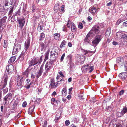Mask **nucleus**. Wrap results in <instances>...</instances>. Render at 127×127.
<instances>
[{
    "mask_svg": "<svg viewBox=\"0 0 127 127\" xmlns=\"http://www.w3.org/2000/svg\"><path fill=\"white\" fill-rule=\"evenodd\" d=\"M26 11V8L25 6L23 7V8L22 10V12L24 14H26L25 12Z\"/></svg>",
    "mask_w": 127,
    "mask_h": 127,
    "instance_id": "37998d69",
    "label": "nucleus"
},
{
    "mask_svg": "<svg viewBox=\"0 0 127 127\" xmlns=\"http://www.w3.org/2000/svg\"><path fill=\"white\" fill-rule=\"evenodd\" d=\"M102 37V36L101 35H96L94 39L92 41V38L89 34H88L84 39V43L86 44H89L92 46H93L95 47L99 43Z\"/></svg>",
    "mask_w": 127,
    "mask_h": 127,
    "instance_id": "f257e3e1",
    "label": "nucleus"
},
{
    "mask_svg": "<svg viewBox=\"0 0 127 127\" xmlns=\"http://www.w3.org/2000/svg\"><path fill=\"white\" fill-rule=\"evenodd\" d=\"M124 114L122 112V110L121 112H118L117 113V116L118 117H121L123 116Z\"/></svg>",
    "mask_w": 127,
    "mask_h": 127,
    "instance_id": "c756f323",
    "label": "nucleus"
},
{
    "mask_svg": "<svg viewBox=\"0 0 127 127\" xmlns=\"http://www.w3.org/2000/svg\"><path fill=\"white\" fill-rule=\"evenodd\" d=\"M10 0L12 1V0H5V2H4V4L5 6H7L8 5V4L10 2Z\"/></svg>",
    "mask_w": 127,
    "mask_h": 127,
    "instance_id": "58836bf2",
    "label": "nucleus"
},
{
    "mask_svg": "<svg viewBox=\"0 0 127 127\" xmlns=\"http://www.w3.org/2000/svg\"><path fill=\"white\" fill-rule=\"evenodd\" d=\"M35 102L39 104L40 102V98H36L35 100Z\"/></svg>",
    "mask_w": 127,
    "mask_h": 127,
    "instance_id": "6e6d98bb",
    "label": "nucleus"
},
{
    "mask_svg": "<svg viewBox=\"0 0 127 127\" xmlns=\"http://www.w3.org/2000/svg\"><path fill=\"white\" fill-rule=\"evenodd\" d=\"M74 35L73 33H69L68 36L69 38H70V39H72L74 38Z\"/></svg>",
    "mask_w": 127,
    "mask_h": 127,
    "instance_id": "c9c22d12",
    "label": "nucleus"
},
{
    "mask_svg": "<svg viewBox=\"0 0 127 127\" xmlns=\"http://www.w3.org/2000/svg\"><path fill=\"white\" fill-rule=\"evenodd\" d=\"M55 84L56 83L54 82L52 83H50V85L51 86V88H56Z\"/></svg>",
    "mask_w": 127,
    "mask_h": 127,
    "instance_id": "79ce46f5",
    "label": "nucleus"
},
{
    "mask_svg": "<svg viewBox=\"0 0 127 127\" xmlns=\"http://www.w3.org/2000/svg\"><path fill=\"white\" fill-rule=\"evenodd\" d=\"M43 69L42 67H41L40 68V70L39 71L37 72V73L36 75V77L37 78H38L42 74L43 72Z\"/></svg>",
    "mask_w": 127,
    "mask_h": 127,
    "instance_id": "2eb2a0df",
    "label": "nucleus"
},
{
    "mask_svg": "<svg viewBox=\"0 0 127 127\" xmlns=\"http://www.w3.org/2000/svg\"><path fill=\"white\" fill-rule=\"evenodd\" d=\"M100 28L98 26H95L92 28V30L96 33H97L99 32Z\"/></svg>",
    "mask_w": 127,
    "mask_h": 127,
    "instance_id": "ddd939ff",
    "label": "nucleus"
},
{
    "mask_svg": "<svg viewBox=\"0 0 127 127\" xmlns=\"http://www.w3.org/2000/svg\"><path fill=\"white\" fill-rule=\"evenodd\" d=\"M71 30L72 32H74L76 30V28L74 23H72V25L71 28Z\"/></svg>",
    "mask_w": 127,
    "mask_h": 127,
    "instance_id": "a211bd4d",
    "label": "nucleus"
},
{
    "mask_svg": "<svg viewBox=\"0 0 127 127\" xmlns=\"http://www.w3.org/2000/svg\"><path fill=\"white\" fill-rule=\"evenodd\" d=\"M13 12V11L11 10H10L9 11L8 15L9 17H10L11 16Z\"/></svg>",
    "mask_w": 127,
    "mask_h": 127,
    "instance_id": "09e8293b",
    "label": "nucleus"
},
{
    "mask_svg": "<svg viewBox=\"0 0 127 127\" xmlns=\"http://www.w3.org/2000/svg\"><path fill=\"white\" fill-rule=\"evenodd\" d=\"M38 9L36 8L35 6L32 5V12H36Z\"/></svg>",
    "mask_w": 127,
    "mask_h": 127,
    "instance_id": "2f4dec72",
    "label": "nucleus"
},
{
    "mask_svg": "<svg viewBox=\"0 0 127 127\" xmlns=\"http://www.w3.org/2000/svg\"><path fill=\"white\" fill-rule=\"evenodd\" d=\"M13 99L12 95L11 93H8L3 98V103L4 105L8 104L9 101Z\"/></svg>",
    "mask_w": 127,
    "mask_h": 127,
    "instance_id": "20e7f679",
    "label": "nucleus"
},
{
    "mask_svg": "<svg viewBox=\"0 0 127 127\" xmlns=\"http://www.w3.org/2000/svg\"><path fill=\"white\" fill-rule=\"evenodd\" d=\"M66 42L65 40L63 41L60 45V47L62 48L66 44Z\"/></svg>",
    "mask_w": 127,
    "mask_h": 127,
    "instance_id": "7c9ffc66",
    "label": "nucleus"
},
{
    "mask_svg": "<svg viewBox=\"0 0 127 127\" xmlns=\"http://www.w3.org/2000/svg\"><path fill=\"white\" fill-rule=\"evenodd\" d=\"M124 66L125 69L127 70V62L125 63Z\"/></svg>",
    "mask_w": 127,
    "mask_h": 127,
    "instance_id": "774afa93",
    "label": "nucleus"
},
{
    "mask_svg": "<svg viewBox=\"0 0 127 127\" xmlns=\"http://www.w3.org/2000/svg\"><path fill=\"white\" fill-rule=\"evenodd\" d=\"M65 56V54L64 53L62 55L61 59H60V61L61 62H62L64 58V57Z\"/></svg>",
    "mask_w": 127,
    "mask_h": 127,
    "instance_id": "de8ad7c7",
    "label": "nucleus"
},
{
    "mask_svg": "<svg viewBox=\"0 0 127 127\" xmlns=\"http://www.w3.org/2000/svg\"><path fill=\"white\" fill-rule=\"evenodd\" d=\"M125 73L123 72L119 74V76L120 78H121L122 80H124L126 75H125Z\"/></svg>",
    "mask_w": 127,
    "mask_h": 127,
    "instance_id": "aec40b11",
    "label": "nucleus"
},
{
    "mask_svg": "<svg viewBox=\"0 0 127 127\" xmlns=\"http://www.w3.org/2000/svg\"><path fill=\"white\" fill-rule=\"evenodd\" d=\"M21 44L20 43L15 42L13 47L12 52V55L17 54L21 50Z\"/></svg>",
    "mask_w": 127,
    "mask_h": 127,
    "instance_id": "7ed1b4c3",
    "label": "nucleus"
},
{
    "mask_svg": "<svg viewBox=\"0 0 127 127\" xmlns=\"http://www.w3.org/2000/svg\"><path fill=\"white\" fill-rule=\"evenodd\" d=\"M3 79L4 81V84L3 85V88H4L6 86L7 80L8 79V76L6 75H4L3 77Z\"/></svg>",
    "mask_w": 127,
    "mask_h": 127,
    "instance_id": "4468645a",
    "label": "nucleus"
},
{
    "mask_svg": "<svg viewBox=\"0 0 127 127\" xmlns=\"http://www.w3.org/2000/svg\"><path fill=\"white\" fill-rule=\"evenodd\" d=\"M70 124V122L69 120H66L65 122V125L66 126H68Z\"/></svg>",
    "mask_w": 127,
    "mask_h": 127,
    "instance_id": "49530a36",
    "label": "nucleus"
},
{
    "mask_svg": "<svg viewBox=\"0 0 127 127\" xmlns=\"http://www.w3.org/2000/svg\"><path fill=\"white\" fill-rule=\"evenodd\" d=\"M45 43L42 42H40L39 43V48L41 51L45 50L47 46L45 45Z\"/></svg>",
    "mask_w": 127,
    "mask_h": 127,
    "instance_id": "9b49d317",
    "label": "nucleus"
},
{
    "mask_svg": "<svg viewBox=\"0 0 127 127\" xmlns=\"http://www.w3.org/2000/svg\"><path fill=\"white\" fill-rule=\"evenodd\" d=\"M54 61H50L47 62L45 66V69L46 71H49L53 67L52 64L54 62Z\"/></svg>",
    "mask_w": 127,
    "mask_h": 127,
    "instance_id": "6e6552de",
    "label": "nucleus"
},
{
    "mask_svg": "<svg viewBox=\"0 0 127 127\" xmlns=\"http://www.w3.org/2000/svg\"><path fill=\"white\" fill-rule=\"evenodd\" d=\"M54 38L57 40H58L60 37V35L58 33H55L54 35Z\"/></svg>",
    "mask_w": 127,
    "mask_h": 127,
    "instance_id": "bb28decb",
    "label": "nucleus"
},
{
    "mask_svg": "<svg viewBox=\"0 0 127 127\" xmlns=\"http://www.w3.org/2000/svg\"><path fill=\"white\" fill-rule=\"evenodd\" d=\"M63 30L64 31H67L66 30V27L64 26L63 27Z\"/></svg>",
    "mask_w": 127,
    "mask_h": 127,
    "instance_id": "69168bd1",
    "label": "nucleus"
},
{
    "mask_svg": "<svg viewBox=\"0 0 127 127\" xmlns=\"http://www.w3.org/2000/svg\"><path fill=\"white\" fill-rule=\"evenodd\" d=\"M59 8V5L58 4H56L54 7V11H57Z\"/></svg>",
    "mask_w": 127,
    "mask_h": 127,
    "instance_id": "72a5a7b5",
    "label": "nucleus"
},
{
    "mask_svg": "<svg viewBox=\"0 0 127 127\" xmlns=\"http://www.w3.org/2000/svg\"><path fill=\"white\" fill-rule=\"evenodd\" d=\"M111 33V29L110 28H108L106 31L105 36L106 37H109Z\"/></svg>",
    "mask_w": 127,
    "mask_h": 127,
    "instance_id": "6ab92c4d",
    "label": "nucleus"
},
{
    "mask_svg": "<svg viewBox=\"0 0 127 127\" xmlns=\"http://www.w3.org/2000/svg\"><path fill=\"white\" fill-rule=\"evenodd\" d=\"M66 88H63L62 91V95L63 96H65L67 94Z\"/></svg>",
    "mask_w": 127,
    "mask_h": 127,
    "instance_id": "5701e85b",
    "label": "nucleus"
},
{
    "mask_svg": "<svg viewBox=\"0 0 127 127\" xmlns=\"http://www.w3.org/2000/svg\"><path fill=\"white\" fill-rule=\"evenodd\" d=\"M123 25L125 27L127 26V21H126L125 22H124L123 23Z\"/></svg>",
    "mask_w": 127,
    "mask_h": 127,
    "instance_id": "338daca9",
    "label": "nucleus"
},
{
    "mask_svg": "<svg viewBox=\"0 0 127 127\" xmlns=\"http://www.w3.org/2000/svg\"><path fill=\"white\" fill-rule=\"evenodd\" d=\"M122 125L119 123H118L116 125V127H122Z\"/></svg>",
    "mask_w": 127,
    "mask_h": 127,
    "instance_id": "864d4df0",
    "label": "nucleus"
},
{
    "mask_svg": "<svg viewBox=\"0 0 127 127\" xmlns=\"http://www.w3.org/2000/svg\"><path fill=\"white\" fill-rule=\"evenodd\" d=\"M83 54L85 55H86L89 52L93 53H94L95 52V51H88L87 50L85 51L84 50H83Z\"/></svg>",
    "mask_w": 127,
    "mask_h": 127,
    "instance_id": "b1692460",
    "label": "nucleus"
},
{
    "mask_svg": "<svg viewBox=\"0 0 127 127\" xmlns=\"http://www.w3.org/2000/svg\"><path fill=\"white\" fill-rule=\"evenodd\" d=\"M56 56L54 55H52V54L50 55V61H53L56 59Z\"/></svg>",
    "mask_w": 127,
    "mask_h": 127,
    "instance_id": "f704fd0d",
    "label": "nucleus"
},
{
    "mask_svg": "<svg viewBox=\"0 0 127 127\" xmlns=\"http://www.w3.org/2000/svg\"><path fill=\"white\" fill-rule=\"evenodd\" d=\"M45 36V34L43 32L41 33L40 35L39 40L40 41H42L43 40Z\"/></svg>",
    "mask_w": 127,
    "mask_h": 127,
    "instance_id": "4be33fe9",
    "label": "nucleus"
},
{
    "mask_svg": "<svg viewBox=\"0 0 127 127\" xmlns=\"http://www.w3.org/2000/svg\"><path fill=\"white\" fill-rule=\"evenodd\" d=\"M55 53H53L52 51H51L50 52L51 53V55L52 54V55H54L56 56V55H57L58 54L56 52H55Z\"/></svg>",
    "mask_w": 127,
    "mask_h": 127,
    "instance_id": "8fccbe9b",
    "label": "nucleus"
},
{
    "mask_svg": "<svg viewBox=\"0 0 127 127\" xmlns=\"http://www.w3.org/2000/svg\"><path fill=\"white\" fill-rule=\"evenodd\" d=\"M124 92V90H122L120 91L119 92V95H122Z\"/></svg>",
    "mask_w": 127,
    "mask_h": 127,
    "instance_id": "e2e57ef3",
    "label": "nucleus"
},
{
    "mask_svg": "<svg viewBox=\"0 0 127 127\" xmlns=\"http://www.w3.org/2000/svg\"><path fill=\"white\" fill-rule=\"evenodd\" d=\"M89 65L87 64L83 65L81 68L82 70L83 71H87V69L88 67L89 66Z\"/></svg>",
    "mask_w": 127,
    "mask_h": 127,
    "instance_id": "f3484780",
    "label": "nucleus"
},
{
    "mask_svg": "<svg viewBox=\"0 0 127 127\" xmlns=\"http://www.w3.org/2000/svg\"><path fill=\"white\" fill-rule=\"evenodd\" d=\"M30 40L28 39L25 42L24 49L19 57L20 59L21 60H23L24 57L26 54V52L30 46Z\"/></svg>",
    "mask_w": 127,
    "mask_h": 127,
    "instance_id": "f03ea898",
    "label": "nucleus"
},
{
    "mask_svg": "<svg viewBox=\"0 0 127 127\" xmlns=\"http://www.w3.org/2000/svg\"><path fill=\"white\" fill-rule=\"evenodd\" d=\"M35 107L34 105H32L28 109V112L29 114H32V112L33 111Z\"/></svg>",
    "mask_w": 127,
    "mask_h": 127,
    "instance_id": "dca6fc26",
    "label": "nucleus"
},
{
    "mask_svg": "<svg viewBox=\"0 0 127 127\" xmlns=\"http://www.w3.org/2000/svg\"><path fill=\"white\" fill-rule=\"evenodd\" d=\"M61 9L62 13H64L65 11L64 6V5H62L61 7Z\"/></svg>",
    "mask_w": 127,
    "mask_h": 127,
    "instance_id": "ea45409f",
    "label": "nucleus"
},
{
    "mask_svg": "<svg viewBox=\"0 0 127 127\" xmlns=\"http://www.w3.org/2000/svg\"><path fill=\"white\" fill-rule=\"evenodd\" d=\"M17 21L19 24V27L21 29H22L25 22V18L23 17H22V18H18L17 19Z\"/></svg>",
    "mask_w": 127,
    "mask_h": 127,
    "instance_id": "0eeeda50",
    "label": "nucleus"
},
{
    "mask_svg": "<svg viewBox=\"0 0 127 127\" xmlns=\"http://www.w3.org/2000/svg\"><path fill=\"white\" fill-rule=\"evenodd\" d=\"M73 23L71 22V21H70L69 20L68 21L67 24V27L68 28H70V25H72V23Z\"/></svg>",
    "mask_w": 127,
    "mask_h": 127,
    "instance_id": "e433bc0d",
    "label": "nucleus"
},
{
    "mask_svg": "<svg viewBox=\"0 0 127 127\" xmlns=\"http://www.w3.org/2000/svg\"><path fill=\"white\" fill-rule=\"evenodd\" d=\"M8 90L7 89L5 88L3 90V94H5L8 92Z\"/></svg>",
    "mask_w": 127,
    "mask_h": 127,
    "instance_id": "052dcab7",
    "label": "nucleus"
},
{
    "mask_svg": "<svg viewBox=\"0 0 127 127\" xmlns=\"http://www.w3.org/2000/svg\"><path fill=\"white\" fill-rule=\"evenodd\" d=\"M83 26L82 24L81 23H80L79 25H78V28L80 29L83 28Z\"/></svg>",
    "mask_w": 127,
    "mask_h": 127,
    "instance_id": "c03bdc74",
    "label": "nucleus"
},
{
    "mask_svg": "<svg viewBox=\"0 0 127 127\" xmlns=\"http://www.w3.org/2000/svg\"><path fill=\"white\" fill-rule=\"evenodd\" d=\"M39 59L38 58H37L34 59L32 60L29 63V67H30L31 66H33L38 63Z\"/></svg>",
    "mask_w": 127,
    "mask_h": 127,
    "instance_id": "1a4fd4ad",
    "label": "nucleus"
},
{
    "mask_svg": "<svg viewBox=\"0 0 127 127\" xmlns=\"http://www.w3.org/2000/svg\"><path fill=\"white\" fill-rule=\"evenodd\" d=\"M47 125V122L46 121H45L44 122V124L42 126V127H46Z\"/></svg>",
    "mask_w": 127,
    "mask_h": 127,
    "instance_id": "3c124183",
    "label": "nucleus"
},
{
    "mask_svg": "<svg viewBox=\"0 0 127 127\" xmlns=\"http://www.w3.org/2000/svg\"><path fill=\"white\" fill-rule=\"evenodd\" d=\"M18 102L17 101H15L13 105V107H12V110H15L16 109L17 107H16L18 105Z\"/></svg>",
    "mask_w": 127,
    "mask_h": 127,
    "instance_id": "412c9836",
    "label": "nucleus"
},
{
    "mask_svg": "<svg viewBox=\"0 0 127 127\" xmlns=\"http://www.w3.org/2000/svg\"><path fill=\"white\" fill-rule=\"evenodd\" d=\"M27 105V103L26 102H24L22 104V106L24 107H26Z\"/></svg>",
    "mask_w": 127,
    "mask_h": 127,
    "instance_id": "4d7b16f0",
    "label": "nucleus"
},
{
    "mask_svg": "<svg viewBox=\"0 0 127 127\" xmlns=\"http://www.w3.org/2000/svg\"><path fill=\"white\" fill-rule=\"evenodd\" d=\"M39 61H38V63L39 64H40L42 61V56H41L40 58L39 59Z\"/></svg>",
    "mask_w": 127,
    "mask_h": 127,
    "instance_id": "5fc2aeb1",
    "label": "nucleus"
},
{
    "mask_svg": "<svg viewBox=\"0 0 127 127\" xmlns=\"http://www.w3.org/2000/svg\"><path fill=\"white\" fill-rule=\"evenodd\" d=\"M45 58L44 60V62H45L48 59L49 56V53L47 52L45 54Z\"/></svg>",
    "mask_w": 127,
    "mask_h": 127,
    "instance_id": "473e14b6",
    "label": "nucleus"
},
{
    "mask_svg": "<svg viewBox=\"0 0 127 127\" xmlns=\"http://www.w3.org/2000/svg\"><path fill=\"white\" fill-rule=\"evenodd\" d=\"M16 59V57L15 56L11 57L9 60L8 63H11L15 61Z\"/></svg>",
    "mask_w": 127,
    "mask_h": 127,
    "instance_id": "393cba45",
    "label": "nucleus"
},
{
    "mask_svg": "<svg viewBox=\"0 0 127 127\" xmlns=\"http://www.w3.org/2000/svg\"><path fill=\"white\" fill-rule=\"evenodd\" d=\"M122 112L124 114L127 113V107L125 106L122 110Z\"/></svg>",
    "mask_w": 127,
    "mask_h": 127,
    "instance_id": "4c0bfd02",
    "label": "nucleus"
},
{
    "mask_svg": "<svg viewBox=\"0 0 127 127\" xmlns=\"http://www.w3.org/2000/svg\"><path fill=\"white\" fill-rule=\"evenodd\" d=\"M51 103L52 104H53V103L52 102H55V98H52L51 99Z\"/></svg>",
    "mask_w": 127,
    "mask_h": 127,
    "instance_id": "13d9d810",
    "label": "nucleus"
},
{
    "mask_svg": "<svg viewBox=\"0 0 127 127\" xmlns=\"http://www.w3.org/2000/svg\"><path fill=\"white\" fill-rule=\"evenodd\" d=\"M94 69V67L93 66H89L87 71H89V72L91 73L93 70Z\"/></svg>",
    "mask_w": 127,
    "mask_h": 127,
    "instance_id": "a878e982",
    "label": "nucleus"
},
{
    "mask_svg": "<svg viewBox=\"0 0 127 127\" xmlns=\"http://www.w3.org/2000/svg\"><path fill=\"white\" fill-rule=\"evenodd\" d=\"M116 65L119 67H121L124 64V60L122 57H118L116 59Z\"/></svg>",
    "mask_w": 127,
    "mask_h": 127,
    "instance_id": "39448f33",
    "label": "nucleus"
},
{
    "mask_svg": "<svg viewBox=\"0 0 127 127\" xmlns=\"http://www.w3.org/2000/svg\"><path fill=\"white\" fill-rule=\"evenodd\" d=\"M7 71L9 73H11L13 72L14 70V67L11 64L8 65L6 67Z\"/></svg>",
    "mask_w": 127,
    "mask_h": 127,
    "instance_id": "9d476101",
    "label": "nucleus"
},
{
    "mask_svg": "<svg viewBox=\"0 0 127 127\" xmlns=\"http://www.w3.org/2000/svg\"><path fill=\"white\" fill-rule=\"evenodd\" d=\"M92 100H90L91 102V103H94L96 101V100H95V99L94 97L92 98Z\"/></svg>",
    "mask_w": 127,
    "mask_h": 127,
    "instance_id": "603ef678",
    "label": "nucleus"
},
{
    "mask_svg": "<svg viewBox=\"0 0 127 127\" xmlns=\"http://www.w3.org/2000/svg\"><path fill=\"white\" fill-rule=\"evenodd\" d=\"M89 11L92 14H95L98 12L97 9L94 6H91L89 9Z\"/></svg>",
    "mask_w": 127,
    "mask_h": 127,
    "instance_id": "f8f14e48",
    "label": "nucleus"
},
{
    "mask_svg": "<svg viewBox=\"0 0 127 127\" xmlns=\"http://www.w3.org/2000/svg\"><path fill=\"white\" fill-rule=\"evenodd\" d=\"M60 115V114H57L56 115L55 119L54 121L55 122H57L59 119Z\"/></svg>",
    "mask_w": 127,
    "mask_h": 127,
    "instance_id": "c85d7f7f",
    "label": "nucleus"
},
{
    "mask_svg": "<svg viewBox=\"0 0 127 127\" xmlns=\"http://www.w3.org/2000/svg\"><path fill=\"white\" fill-rule=\"evenodd\" d=\"M106 109L107 111H110L112 110V108L109 106H108L106 107Z\"/></svg>",
    "mask_w": 127,
    "mask_h": 127,
    "instance_id": "bf43d9fd",
    "label": "nucleus"
},
{
    "mask_svg": "<svg viewBox=\"0 0 127 127\" xmlns=\"http://www.w3.org/2000/svg\"><path fill=\"white\" fill-rule=\"evenodd\" d=\"M2 96V91L0 90V101H1V98Z\"/></svg>",
    "mask_w": 127,
    "mask_h": 127,
    "instance_id": "680f3d73",
    "label": "nucleus"
},
{
    "mask_svg": "<svg viewBox=\"0 0 127 127\" xmlns=\"http://www.w3.org/2000/svg\"><path fill=\"white\" fill-rule=\"evenodd\" d=\"M25 79V78L20 76H18L17 79V85L19 87V88H21L23 86L22 83Z\"/></svg>",
    "mask_w": 127,
    "mask_h": 127,
    "instance_id": "423d86ee",
    "label": "nucleus"
},
{
    "mask_svg": "<svg viewBox=\"0 0 127 127\" xmlns=\"http://www.w3.org/2000/svg\"><path fill=\"white\" fill-rule=\"evenodd\" d=\"M47 0H41V2L43 5H45L46 4Z\"/></svg>",
    "mask_w": 127,
    "mask_h": 127,
    "instance_id": "a19ab883",
    "label": "nucleus"
},
{
    "mask_svg": "<svg viewBox=\"0 0 127 127\" xmlns=\"http://www.w3.org/2000/svg\"><path fill=\"white\" fill-rule=\"evenodd\" d=\"M20 8L17 11V13L15 14V15H17L18 14L19 15V13L20 12Z\"/></svg>",
    "mask_w": 127,
    "mask_h": 127,
    "instance_id": "0e129e2a",
    "label": "nucleus"
},
{
    "mask_svg": "<svg viewBox=\"0 0 127 127\" xmlns=\"http://www.w3.org/2000/svg\"><path fill=\"white\" fill-rule=\"evenodd\" d=\"M7 41L6 40H4V44L3 45V47L4 48H6L7 47Z\"/></svg>",
    "mask_w": 127,
    "mask_h": 127,
    "instance_id": "a18cd8bd",
    "label": "nucleus"
},
{
    "mask_svg": "<svg viewBox=\"0 0 127 127\" xmlns=\"http://www.w3.org/2000/svg\"><path fill=\"white\" fill-rule=\"evenodd\" d=\"M29 72L28 69L26 70L23 73V75L25 77H28L29 74Z\"/></svg>",
    "mask_w": 127,
    "mask_h": 127,
    "instance_id": "cd10ccee",
    "label": "nucleus"
}]
</instances>
